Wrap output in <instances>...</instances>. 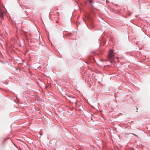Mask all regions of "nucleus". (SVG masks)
<instances>
[{
  "mask_svg": "<svg viewBox=\"0 0 150 150\" xmlns=\"http://www.w3.org/2000/svg\"><path fill=\"white\" fill-rule=\"evenodd\" d=\"M83 21H85V20H84V18H83Z\"/></svg>",
  "mask_w": 150,
  "mask_h": 150,
  "instance_id": "39448f33",
  "label": "nucleus"
},
{
  "mask_svg": "<svg viewBox=\"0 0 150 150\" xmlns=\"http://www.w3.org/2000/svg\"><path fill=\"white\" fill-rule=\"evenodd\" d=\"M68 35H71V34H70V33H69V34H68Z\"/></svg>",
  "mask_w": 150,
  "mask_h": 150,
  "instance_id": "20e7f679",
  "label": "nucleus"
},
{
  "mask_svg": "<svg viewBox=\"0 0 150 150\" xmlns=\"http://www.w3.org/2000/svg\"><path fill=\"white\" fill-rule=\"evenodd\" d=\"M89 2L90 4H91L92 3H93V1L92 0H89Z\"/></svg>",
  "mask_w": 150,
  "mask_h": 150,
  "instance_id": "7ed1b4c3",
  "label": "nucleus"
},
{
  "mask_svg": "<svg viewBox=\"0 0 150 150\" xmlns=\"http://www.w3.org/2000/svg\"><path fill=\"white\" fill-rule=\"evenodd\" d=\"M137 109H138V108L137 107Z\"/></svg>",
  "mask_w": 150,
  "mask_h": 150,
  "instance_id": "423d86ee",
  "label": "nucleus"
},
{
  "mask_svg": "<svg viewBox=\"0 0 150 150\" xmlns=\"http://www.w3.org/2000/svg\"><path fill=\"white\" fill-rule=\"evenodd\" d=\"M4 17V13L2 12H0V18L2 20Z\"/></svg>",
  "mask_w": 150,
  "mask_h": 150,
  "instance_id": "f03ea898",
  "label": "nucleus"
},
{
  "mask_svg": "<svg viewBox=\"0 0 150 150\" xmlns=\"http://www.w3.org/2000/svg\"><path fill=\"white\" fill-rule=\"evenodd\" d=\"M108 57L111 63L115 59L114 53L111 49L110 50L108 55Z\"/></svg>",
  "mask_w": 150,
  "mask_h": 150,
  "instance_id": "f257e3e1",
  "label": "nucleus"
}]
</instances>
